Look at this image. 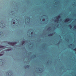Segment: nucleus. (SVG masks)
<instances>
[{"label": "nucleus", "mask_w": 76, "mask_h": 76, "mask_svg": "<svg viewBox=\"0 0 76 76\" xmlns=\"http://www.w3.org/2000/svg\"><path fill=\"white\" fill-rule=\"evenodd\" d=\"M42 21H45V18H43L42 19Z\"/></svg>", "instance_id": "obj_19"}, {"label": "nucleus", "mask_w": 76, "mask_h": 76, "mask_svg": "<svg viewBox=\"0 0 76 76\" xmlns=\"http://www.w3.org/2000/svg\"><path fill=\"white\" fill-rule=\"evenodd\" d=\"M3 35H4V34H3L2 31H0V37L1 38V37H3Z\"/></svg>", "instance_id": "obj_7"}, {"label": "nucleus", "mask_w": 76, "mask_h": 76, "mask_svg": "<svg viewBox=\"0 0 76 76\" xmlns=\"http://www.w3.org/2000/svg\"><path fill=\"white\" fill-rule=\"evenodd\" d=\"M12 48L8 49L7 50V51H10L12 50Z\"/></svg>", "instance_id": "obj_16"}, {"label": "nucleus", "mask_w": 76, "mask_h": 76, "mask_svg": "<svg viewBox=\"0 0 76 76\" xmlns=\"http://www.w3.org/2000/svg\"><path fill=\"white\" fill-rule=\"evenodd\" d=\"M31 34L32 35V34H33V32H31Z\"/></svg>", "instance_id": "obj_25"}, {"label": "nucleus", "mask_w": 76, "mask_h": 76, "mask_svg": "<svg viewBox=\"0 0 76 76\" xmlns=\"http://www.w3.org/2000/svg\"><path fill=\"white\" fill-rule=\"evenodd\" d=\"M1 50L0 49V51H1Z\"/></svg>", "instance_id": "obj_28"}, {"label": "nucleus", "mask_w": 76, "mask_h": 76, "mask_svg": "<svg viewBox=\"0 0 76 76\" xmlns=\"http://www.w3.org/2000/svg\"><path fill=\"white\" fill-rule=\"evenodd\" d=\"M24 63H26V62H25Z\"/></svg>", "instance_id": "obj_27"}, {"label": "nucleus", "mask_w": 76, "mask_h": 76, "mask_svg": "<svg viewBox=\"0 0 76 76\" xmlns=\"http://www.w3.org/2000/svg\"><path fill=\"white\" fill-rule=\"evenodd\" d=\"M7 74H8L7 76H13L12 72H11L9 73L8 72H7Z\"/></svg>", "instance_id": "obj_8"}, {"label": "nucleus", "mask_w": 76, "mask_h": 76, "mask_svg": "<svg viewBox=\"0 0 76 76\" xmlns=\"http://www.w3.org/2000/svg\"><path fill=\"white\" fill-rule=\"evenodd\" d=\"M75 27H76V26H75Z\"/></svg>", "instance_id": "obj_29"}, {"label": "nucleus", "mask_w": 76, "mask_h": 76, "mask_svg": "<svg viewBox=\"0 0 76 76\" xmlns=\"http://www.w3.org/2000/svg\"><path fill=\"white\" fill-rule=\"evenodd\" d=\"M50 28V27H49V28Z\"/></svg>", "instance_id": "obj_30"}, {"label": "nucleus", "mask_w": 76, "mask_h": 76, "mask_svg": "<svg viewBox=\"0 0 76 76\" xmlns=\"http://www.w3.org/2000/svg\"><path fill=\"white\" fill-rule=\"evenodd\" d=\"M25 69H27V68H29V65H27V66L25 65L24 66Z\"/></svg>", "instance_id": "obj_11"}, {"label": "nucleus", "mask_w": 76, "mask_h": 76, "mask_svg": "<svg viewBox=\"0 0 76 76\" xmlns=\"http://www.w3.org/2000/svg\"><path fill=\"white\" fill-rule=\"evenodd\" d=\"M25 23L26 25H29V17L26 18L25 20Z\"/></svg>", "instance_id": "obj_3"}, {"label": "nucleus", "mask_w": 76, "mask_h": 76, "mask_svg": "<svg viewBox=\"0 0 76 76\" xmlns=\"http://www.w3.org/2000/svg\"><path fill=\"white\" fill-rule=\"evenodd\" d=\"M28 47H29V44H28Z\"/></svg>", "instance_id": "obj_26"}, {"label": "nucleus", "mask_w": 76, "mask_h": 76, "mask_svg": "<svg viewBox=\"0 0 76 76\" xmlns=\"http://www.w3.org/2000/svg\"><path fill=\"white\" fill-rule=\"evenodd\" d=\"M3 56V54H0V56Z\"/></svg>", "instance_id": "obj_21"}, {"label": "nucleus", "mask_w": 76, "mask_h": 76, "mask_svg": "<svg viewBox=\"0 0 76 76\" xmlns=\"http://www.w3.org/2000/svg\"><path fill=\"white\" fill-rule=\"evenodd\" d=\"M69 27L70 28H72V26L70 25H69Z\"/></svg>", "instance_id": "obj_18"}, {"label": "nucleus", "mask_w": 76, "mask_h": 76, "mask_svg": "<svg viewBox=\"0 0 76 76\" xmlns=\"http://www.w3.org/2000/svg\"><path fill=\"white\" fill-rule=\"evenodd\" d=\"M70 20L69 18H67L66 20H65V22H67Z\"/></svg>", "instance_id": "obj_10"}, {"label": "nucleus", "mask_w": 76, "mask_h": 76, "mask_svg": "<svg viewBox=\"0 0 76 76\" xmlns=\"http://www.w3.org/2000/svg\"><path fill=\"white\" fill-rule=\"evenodd\" d=\"M70 46H72V44H71L69 45H68V46H69V47H70Z\"/></svg>", "instance_id": "obj_20"}, {"label": "nucleus", "mask_w": 76, "mask_h": 76, "mask_svg": "<svg viewBox=\"0 0 76 76\" xmlns=\"http://www.w3.org/2000/svg\"><path fill=\"white\" fill-rule=\"evenodd\" d=\"M11 23H12L15 25V26H17L19 25V21L18 20L16 19H13L11 21Z\"/></svg>", "instance_id": "obj_1"}, {"label": "nucleus", "mask_w": 76, "mask_h": 76, "mask_svg": "<svg viewBox=\"0 0 76 76\" xmlns=\"http://www.w3.org/2000/svg\"><path fill=\"white\" fill-rule=\"evenodd\" d=\"M0 26L1 28H6V24L4 23L2 21L0 22Z\"/></svg>", "instance_id": "obj_2"}, {"label": "nucleus", "mask_w": 76, "mask_h": 76, "mask_svg": "<svg viewBox=\"0 0 76 76\" xmlns=\"http://www.w3.org/2000/svg\"><path fill=\"white\" fill-rule=\"evenodd\" d=\"M4 64V61L2 59H0V65L3 66Z\"/></svg>", "instance_id": "obj_4"}, {"label": "nucleus", "mask_w": 76, "mask_h": 76, "mask_svg": "<svg viewBox=\"0 0 76 76\" xmlns=\"http://www.w3.org/2000/svg\"><path fill=\"white\" fill-rule=\"evenodd\" d=\"M61 18V16L60 15H58V16L57 17V20H55V21H58H58L59 20V19H60Z\"/></svg>", "instance_id": "obj_9"}, {"label": "nucleus", "mask_w": 76, "mask_h": 76, "mask_svg": "<svg viewBox=\"0 0 76 76\" xmlns=\"http://www.w3.org/2000/svg\"><path fill=\"white\" fill-rule=\"evenodd\" d=\"M29 33V30H28V32H27V34L28 37H29V33Z\"/></svg>", "instance_id": "obj_17"}, {"label": "nucleus", "mask_w": 76, "mask_h": 76, "mask_svg": "<svg viewBox=\"0 0 76 76\" xmlns=\"http://www.w3.org/2000/svg\"><path fill=\"white\" fill-rule=\"evenodd\" d=\"M22 43L21 44L22 45H24L26 43V40L25 39L22 40Z\"/></svg>", "instance_id": "obj_6"}, {"label": "nucleus", "mask_w": 76, "mask_h": 76, "mask_svg": "<svg viewBox=\"0 0 76 76\" xmlns=\"http://www.w3.org/2000/svg\"><path fill=\"white\" fill-rule=\"evenodd\" d=\"M33 56L34 57H36V55H34Z\"/></svg>", "instance_id": "obj_22"}, {"label": "nucleus", "mask_w": 76, "mask_h": 76, "mask_svg": "<svg viewBox=\"0 0 76 76\" xmlns=\"http://www.w3.org/2000/svg\"><path fill=\"white\" fill-rule=\"evenodd\" d=\"M28 56H27V57H28V64H29V62H29V61H28V60H29V52H28Z\"/></svg>", "instance_id": "obj_13"}, {"label": "nucleus", "mask_w": 76, "mask_h": 76, "mask_svg": "<svg viewBox=\"0 0 76 76\" xmlns=\"http://www.w3.org/2000/svg\"><path fill=\"white\" fill-rule=\"evenodd\" d=\"M53 34L52 33V34H49V36H52V35H53Z\"/></svg>", "instance_id": "obj_15"}, {"label": "nucleus", "mask_w": 76, "mask_h": 76, "mask_svg": "<svg viewBox=\"0 0 76 76\" xmlns=\"http://www.w3.org/2000/svg\"><path fill=\"white\" fill-rule=\"evenodd\" d=\"M17 43L16 42H14L13 43L12 42H8V44H10L11 45H12V46H14V44H16Z\"/></svg>", "instance_id": "obj_5"}, {"label": "nucleus", "mask_w": 76, "mask_h": 76, "mask_svg": "<svg viewBox=\"0 0 76 76\" xmlns=\"http://www.w3.org/2000/svg\"><path fill=\"white\" fill-rule=\"evenodd\" d=\"M74 50H75V51H76V48L75 49H74Z\"/></svg>", "instance_id": "obj_23"}, {"label": "nucleus", "mask_w": 76, "mask_h": 76, "mask_svg": "<svg viewBox=\"0 0 76 76\" xmlns=\"http://www.w3.org/2000/svg\"><path fill=\"white\" fill-rule=\"evenodd\" d=\"M27 2H28V3H29V0H28Z\"/></svg>", "instance_id": "obj_24"}, {"label": "nucleus", "mask_w": 76, "mask_h": 76, "mask_svg": "<svg viewBox=\"0 0 76 76\" xmlns=\"http://www.w3.org/2000/svg\"><path fill=\"white\" fill-rule=\"evenodd\" d=\"M4 47V46H3L1 45L0 46V48H3Z\"/></svg>", "instance_id": "obj_14"}, {"label": "nucleus", "mask_w": 76, "mask_h": 76, "mask_svg": "<svg viewBox=\"0 0 76 76\" xmlns=\"http://www.w3.org/2000/svg\"><path fill=\"white\" fill-rule=\"evenodd\" d=\"M11 13L12 14V15H15V12L14 11H12L11 12Z\"/></svg>", "instance_id": "obj_12"}, {"label": "nucleus", "mask_w": 76, "mask_h": 76, "mask_svg": "<svg viewBox=\"0 0 76 76\" xmlns=\"http://www.w3.org/2000/svg\"><path fill=\"white\" fill-rule=\"evenodd\" d=\"M74 4V5L75 4Z\"/></svg>", "instance_id": "obj_31"}]
</instances>
